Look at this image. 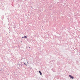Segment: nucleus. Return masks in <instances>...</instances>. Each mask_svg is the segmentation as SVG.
<instances>
[{"instance_id": "1", "label": "nucleus", "mask_w": 80, "mask_h": 80, "mask_svg": "<svg viewBox=\"0 0 80 80\" xmlns=\"http://www.w3.org/2000/svg\"><path fill=\"white\" fill-rule=\"evenodd\" d=\"M69 77H70V78H72V79H73V77L71 75H70L69 76Z\"/></svg>"}, {"instance_id": "2", "label": "nucleus", "mask_w": 80, "mask_h": 80, "mask_svg": "<svg viewBox=\"0 0 80 80\" xmlns=\"http://www.w3.org/2000/svg\"><path fill=\"white\" fill-rule=\"evenodd\" d=\"M22 38H27V36H24V37H22Z\"/></svg>"}, {"instance_id": "3", "label": "nucleus", "mask_w": 80, "mask_h": 80, "mask_svg": "<svg viewBox=\"0 0 80 80\" xmlns=\"http://www.w3.org/2000/svg\"><path fill=\"white\" fill-rule=\"evenodd\" d=\"M39 73H40L41 75H42V72H40V71H39Z\"/></svg>"}]
</instances>
